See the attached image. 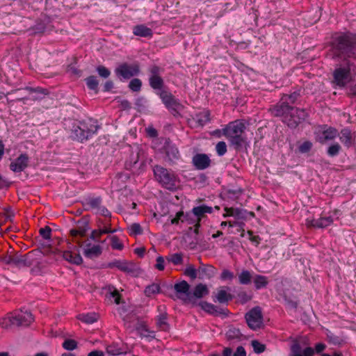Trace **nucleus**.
<instances>
[{
	"label": "nucleus",
	"mask_w": 356,
	"mask_h": 356,
	"mask_svg": "<svg viewBox=\"0 0 356 356\" xmlns=\"http://www.w3.org/2000/svg\"><path fill=\"white\" fill-rule=\"evenodd\" d=\"M63 257L67 261L76 265H79L83 261L82 257H81L80 254L74 251H63Z\"/></svg>",
	"instance_id": "obj_23"
},
{
	"label": "nucleus",
	"mask_w": 356,
	"mask_h": 356,
	"mask_svg": "<svg viewBox=\"0 0 356 356\" xmlns=\"http://www.w3.org/2000/svg\"><path fill=\"white\" fill-rule=\"evenodd\" d=\"M211 113L209 110H204L196 113L193 118V120L197 124V127H203L211 120Z\"/></svg>",
	"instance_id": "obj_21"
},
{
	"label": "nucleus",
	"mask_w": 356,
	"mask_h": 356,
	"mask_svg": "<svg viewBox=\"0 0 356 356\" xmlns=\"http://www.w3.org/2000/svg\"><path fill=\"white\" fill-rule=\"evenodd\" d=\"M268 111L273 116L280 118L291 129H296L308 117L305 109L289 105L281 98L277 103L270 106Z\"/></svg>",
	"instance_id": "obj_3"
},
{
	"label": "nucleus",
	"mask_w": 356,
	"mask_h": 356,
	"mask_svg": "<svg viewBox=\"0 0 356 356\" xmlns=\"http://www.w3.org/2000/svg\"><path fill=\"white\" fill-rule=\"evenodd\" d=\"M241 336L240 330L234 327L229 329L226 333L227 339L229 340L239 339Z\"/></svg>",
	"instance_id": "obj_42"
},
{
	"label": "nucleus",
	"mask_w": 356,
	"mask_h": 356,
	"mask_svg": "<svg viewBox=\"0 0 356 356\" xmlns=\"http://www.w3.org/2000/svg\"><path fill=\"white\" fill-rule=\"evenodd\" d=\"M31 252L26 254H21L18 252L12 250L6 254L0 256V261L4 264L9 265L17 268L30 267L33 265V260L31 259Z\"/></svg>",
	"instance_id": "obj_8"
},
{
	"label": "nucleus",
	"mask_w": 356,
	"mask_h": 356,
	"mask_svg": "<svg viewBox=\"0 0 356 356\" xmlns=\"http://www.w3.org/2000/svg\"><path fill=\"white\" fill-rule=\"evenodd\" d=\"M229 227L238 226V229H236V232L241 233V237H244V236H245V229H244L245 223L243 222H239V221H236V220L229 221Z\"/></svg>",
	"instance_id": "obj_48"
},
{
	"label": "nucleus",
	"mask_w": 356,
	"mask_h": 356,
	"mask_svg": "<svg viewBox=\"0 0 356 356\" xmlns=\"http://www.w3.org/2000/svg\"><path fill=\"white\" fill-rule=\"evenodd\" d=\"M353 61H343L337 65L332 73V83L339 88H344L351 80V67Z\"/></svg>",
	"instance_id": "obj_9"
},
{
	"label": "nucleus",
	"mask_w": 356,
	"mask_h": 356,
	"mask_svg": "<svg viewBox=\"0 0 356 356\" xmlns=\"http://www.w3.org/2000/svg\"><path fill=\"white\" fill-rule=\"evenodd\" d=\"M229 310L225 308L220 307L219 306L216 305V308L213 310V316H224L227 317L229 314Z\"/></svg>",
	"instance_id": "obj_54"
},
{
	"label": "nucleus",
	"mask_w": 356,
	"mask_h": 356,
	"mask_svg": "<svg viewBox=\"0 0 356 356\" xmlns=\"http://www.w3.org/2000/svg\"><path fill=\"white\" fill-rule=\"evenodd\" d=\"M102 252V249L99 245L86 244L83 249V254L86 257L95 259L98 257Z\"/></svg>",
	"instance_id": "obj_20"
},
{
	"label": "nucleus",
	"mask_w": 356,
	"mask_h": 356,
	"mask_svg": "<svg viewBox=\"0 0 356 356\" xmlns=\"http://www.w3.org/2000/svg\"><path fill=\"white\" fill-rule=\"evenodd\" d=\"M341 149V145L339 143H335L332 144L327 148V154L329 156L334 157V156H337L339 154Z\"/></svg>",
	"instance_id": "obj_41"
},
{
	"label": "nucleus",
	"mask_w": 356,
	"mask_h": 356,
	"mask_svg": "<svg viewBox=\"0 0 356 356\" xmlns=\"http://www.w3.org/2000/svg\"><path fill=\"white\" fill-rule=\"evenodd\" d=\"M245 123L243 120H236L225 125V137L231 145L237 151L241 150L246 144L245 136Z\"/></svg>",
	"instance_id": "obj_4"
},
{
	"label": "nucleus",
	"mask_w": 356,
	"mask_h": 356,
	"mask_svg": "<svg viewBox=\"0 0 356 356\" xmlns=\"http://www.w3.org/2000/svg\"><path fill=\"white\" fill-rule=\"evenodd\" d=\"M109 298H113L114 302L117 305H119L121 302V294L116 289H113L112 291H110Z\"/></svg>",
	"instance_id": "obj_58"
},
{
	"label": "nucleus",
	"mask_w": 356,
	"mask_h": 356,
	"mask_svg": "<svg viewBox=\"0 0 356 356\" xmlns=\"http://www.w3.org/2000/svg\"><path fill=\"white\" fill-rule=\"evenodd\" d=\"M254 272L248 270H243L238 275V282L242 285H248L252 282L254 277Z\"/></svg>",
	"instance_id": "obj_32"
},
{
	"label": "nucleus",
	"mask_w": 356,
	"mask_h": 356,
	"mask_svg": "<svg viewBox=\"0 0 356 356\" xmlns=\"http://www.w3.org/2000/svg\"><path fill=\"white\" fill-rule=\"evenodd\" d=\"M337 136L339 132L337 129L323 125L322 130L316 133V138L318 143L324 144L327 140H334Z\"/></svg>",
	"instance_id": "obj_15"
},
{
	"label": "nucleus",
	"mask_w": 356,
	"mask_h": 356,
	"mask_svg": "<svg viewBox=\"0 0 356 356\" xmlns=\"http://www.w3.org/2000/svg\"><path fill=\"white\" fill-rule=\"evenodd\" d=\"M142 81L138 78L133 79L129 83V88L133 92H139L141 90Z\"/></svg>",
	"instance_id": "obj_43"
},
{
	"label": "nucleus",
	"mask_w": 356,
	"mask_h": 356,
	"mask_svg": "<svg viewBox=\"0 0 356 356\" xmlns=\"http://www.w3.org/2000/svg\"><path fill=\"white\" fill-rule=\"evenodd\" d=\"M111 245L113 250H121L124 248L123 243L120 241L117 236H113L111 237Z\"/></svg>",
	"instance_id": "obj_52"
},
{
	"label": "nucleus",
	"mask_w": 356,
	"mask_h": 356,
	"mask_svg": "<svg viewBox=\"0 0 356 356\" xmlns=\"http://www.w3.org/2000/svg\"><path fill=\"white\" fill-rule=\"evenodd\" d=\"M227 290H230V288L228 286L220 287L213 298V301L215 302H218L220 304L227 305L234 298L233 295L227 292Z\"/></svg>",
	"instance_id": "obj_19"
},
{
	"label": "nucleus",
	"mask_w": 356,
	"mask_h": 356,
	"mask_svg": "<svg viewBox=\"0 0 356 356\" xmlns=\"http://www.w3.org/2000/svg\"><path fill=\"white\" fill-rule=\"evenodd\" d=\"M102 202L101 197H88L83 203L86 210L98 209Z\"/></svg>",
	"instance_id": "obj_30"
},
{
	"label": "nucleus",
	"mask_w": 356,
	"mask_h": 356,
	"mask_svg": "<svg viewBox=\"0 0 356 356\" xmlns=\"http://www.w3.org/2000/svg\"><path fill=\"white\" fill-rule=\"evenodd\" d=\"M96 70L98 74L104 79H107L111 75V71L104 65L97 66Z\"/></svg>",
	"instance_id": "obj_53"
},
{
	"label": "nucleus",
	"mask_w": 356,
	"mask_h": 356,
	"mask_svg": "<svg viewBox=\"0 0 356 356\" xmlns=\"http://www.w3.org/2000/svg\"><path fill=\"white\" fill-rule=\"evenodd\" d=\"M163 69L154 65L149 68V85L156 91V94L160 97L165 108L174 115H179V110L183 108L179 100L177 99L165 87V82L161 74Z\"/></svg>",
	"instance_id": "obj_1"
},
{
	"label": "nucleus",
	"mask_w": 356,
	"mask_h": 356,
	"mask_svg": "<svg viewBox=\"0 0 356 356\" xmlns=\"http://www.w3.org/2000/svg\"><path fill=\"white\" fill-rule=\"evenodd\" d=\"M174 289L177 293L185 294L187 296V299L191 300V293L189 291L190 285L186 281L183 280L176 283L174 286Z\"/></svg>",
	"instance_id": "obj_29"
},
{
	"label": "nucleus",
	"mask_w": 356,
	"mask_h": 356,
	"mask_svg": "<svg viewBox=\"0 0 356 356\" xmlns=\"http://www.w3.org/2000/svg\"><path fill=\"white\" fill-rule=\"evenodd\" d=\"M161 288L159 284L153 283L147 286L144 290V293L147 297H151L153 295L160 293Z\"/></svg>",
	"instance_id": "obj_37"
},
{
	"label": "nucleus",
	"mask_w": 356,
	"mask_h": 356,
	"mask_svg": "<svg viewBox=\"0 0 356 356\" xmlns=\"http://www.w3.org/2000/svg\"><path fill=\"white\" fill-rule=\"evenodd\" d=\"M139 154L136 153L135 155L132 154L129 161H127L125 163L126 168L128 170H132L136 168L138 163Z\"/></svg>",
	"instance_id": "obj_44"
},
{
	"label": "nucleus",
	"mask_w": 356,
	"mask_h": 356,
	"mask_svg": "<svg viewBox=\"0 0 356 356\" xmlns=\"http://www.w3.org/2000/svg\"><path fill=\"white\" fill-rule=\"evenodd\" d=\"M77 344L76 341L71 339H67L63 341L62 346L67 350H74L77 348Z\"/></svg>",
	"instance_id": "obj_47"
},
{
	"label": "nucleus",
	"mask_w": 356,
	"mask_h": 356,
	"mask_svg": "<svg viewBox=\"0 0 356 356\" xmlns=\"http://www.w3.org/2000/svg\"><path fill=\"white\" fill-rule=\"evenodd\" d=\"M140 66L138 63L128 64L123 63L115 69V75L120 79H129L138 75Z\"/></svg>",
	"instance_id": "obj_11"
},
{
	"label": "nucleus",
	"mask_w": 356,
	"mask_h": 356,
	"mask_svg": "<svg viewBox=\"0 0 356 356\" xmlns=\"http://www.w3.org/2000/svg\"><path fill=\"white\" fill-rule=\"evenodd\" d=\"M153 172L155 179L163 188L171 191L178 188L179 179L173 170L156 165L153 168Z\"/></svg>",
	"instance_id": "obj_6"
},
{
	"label": "nucleus",
	"mask_w": 356,
	"mask_h": 356,
	"mask_svg": "<svg viewBox=\"0 0 356 356\" xmlns=\"http://www.w3.org/2000/svg\"><path fill=\"white\" fill-rule=\"evenodd\" d=\"M252 346L253 348L254 352L257 354H260L264 352L266 350V346L257 340L252 341Z\"/></svg>",
	"instance_id": "obj_50"
},
{
	"label": "nucleus",
	"mask_w": 356,
	"mask_h": 356,
	"mask_svg": "<svg viewBox=\"0 0 356 356\" xmlns=\"http://www.w3.org/2000/svg\"><path fill=\"white\" fill-rule=\"evenodd\" d=\"M115 229H112L111 227H102L99 228L98 229H95L91 233V238L99 242L100 241V237L102 234H111L115 232Z\"/></svg>",
	"instance_id": "obj_34"
},
{
	"label": "nucleus",
	"mask_w": 356,
	"mask_h": 356,
	"mask_svg": "<svg viewBox=\"0 0 356 356\" xmlns=\"http://www.w3.org/2000/svg\"><path fill=\"white\" fill-rule=\"evenodd\" d=\"M167 320V314L166 313H162L160 314L157 316L156 319V325L157 326L162 330L166 331L168 328L169 327V325L166 321Z\"/></svg>",
	"instance_id": "obj_39"
},
{
	"label": "nucleus",
	"mask_w": 356,
	"mask_h": 356,
	"mask_svg": "<svg viewBox=\"0 0 356 356\" xmlns=\"http://www.w3.org/2000/svg\"><path fill=\"white\" fill-rule=\"evenodd\" d=\"M301 355V346L299 343H296L291 347V356Z\"/></svg>",
	"instance_id": "obj_63"
},
{
	"label": "nucleus",
	"mask_w": 356,
	"mask_h": 356,
	"mask_svg": "<svg viewBox=\"0 0 356 356\" xmlns=\"http://www.w3.org/2000/svg\"><path fill=\"white\" fill-rule=\"evenodd\" d=\"M313 147V143L309 140L304 141L302 144H300L298 149V152L301 154H306L311 151Z\"/></svg>",
	"instance_id": "obj_45"
},
{
	"label": "nucleus",
	"mask_w": 356,
	"mask_h": 356,
	"mask_svg": "<svg viewBox=\"0 0 356 356\" xmlns=\"http://www.w3.org/2000/svg\"><path fill=\"white\" fill-rule=\"evenodd\" d=\"M165 152L164 159L170 165L175 164L180 159V154L178 148L170 142H166L163 146Z\"/></svg>",
	"instance_id": "obj_14"
},
{
	"label": "nucleus",
	"mask_w": 356,
	"mask_h": 356,
	"mask_svg": "<svg viewBox=\"0 0 356 356\" xmlns=\"http://www.w3.org/2000/svg\"><path fill=\"white\" fill-rule=\"evenodd\" d=\"M136 330L140 335H143L144 332H149L147 326L143 322L138 323L136 327Z\"/></svg>",
	"instance_id": "obj_62"
},
{
	"label": "nucleus",
	"mask_w": 356,
	"mask_h": 356,
	"mask_svg": "<svg viewBox=\"0 0 356 356\" xmlns=\"http://www.w3.org/2000/svg\"><path fill=\"white\" fill-rule=\"evenodd\" d=\"M133 33L134 35L143 38H152L153 31L150 28H148L145 24L136 25L133 28Z\"/></svg>",
	"instance_id": "obj_24"
},
{
	"label": "nucleus",
	"mask_w": 356,
	"mask_h": 356,
	"mask_svg": "<svg viewBox=\"0 0 356 356\" xmlns=\"http://www.w3.org/2000/svg\"><path fill=\"white\" fill-rule=\"evenodd\" d=\"M216 151L217 154L220 156L225 155L227 151V147L225 142H218L216 145Z\"/></svg>",
	"instance_id": "obj_49"
},
{
	"label": "nucleus",
	"mask_w": 356,
	"mask_h": 356,
	"mask_svg": "<svg viewBox=\"0 0 356 356\" xmlns=\"http://www.w3.org/2000/svg\"><path fill=\"white\" fill-rule=\"evenodd\" d=\"M34 318L30 311L19 309L8 314L7 316L0 319V326L2 328L8 329L12 325L29 326Z\"/></svg>",
	"instance_id": "obj_7"
},
{
	"label": "nucleus",
	"mask_w": 356,
	"mask_h": 356,
	"mask_svg": "<svg viewBox=\"0 0 356 356\" xmlns=\"http://www.w3.org/2000/svg\"><path fill=\"white\" fill-rule=\"evenodd\" d=\"M339 139L341 142L347 147H350L353 143V138L350 129L344 128L340 131Z\"/></svg>",
	"instance_id": "obj_27"
},
{
	"label": "nucleus",
	"mask_w": 356,
	"mask_h": 356,
	"mask_svg": "<svg viewBox=\"0 0 356 356\" xmlns=\"http://www.w3.org/2000/svg\"><path fill=\"white\" fill-rule=\"evenodd\" d=\"M166 260L175 266L181 265L184 261V254L181 252L171 254L166 257Z\"/></svg>",
	"instance_id": "obj_35"
},
{
	"label": "nucleus",
	"mask_w": 356,
	"mask_h": 356,
	"mask_svg": "<svg viewBox=\"0 0 356 356\" xmlns=\"http://www.w3.org/2000/svg\"><path fill=\"white\" fill-rule=\"evenodd\" d=\"M101 128L97 120L88 119L74 123L71 129L70 138L80 143H84L97 134Z\"/></svg>",
	"instance_id": "obj_5"
},
{
	"label": "nucleus",
	"mask_w": 356,
	"mask_h": 356,
	"mask_svg": "<svg viewBox=\"0 0 356 356\" xmlns=\"http://www.w3.org/2000/svg\"><path fill=\"white\" fill-rule=\"evenodd\" d=\"M24 90L29 91L30 94H35L32 95L31 98H28L26 97H19L16 99L17 102H25L26 100L31 99L33 101H37L42 99L43 97H44L46 95L49 94V91L47 89L41 88V87H37V88H32V87H26Z\"/></svg>",
	"instance_id": "obj_18"
},
{
	"label": "nucleus",
	"mask_w": 356,
	"mask_h": 356,
	"mask_svg": "<svg viewBox=\"0 0 356 356\" xmlns=\"http://www.w3.org/2000/svg\"><path fill=\"white\" fill-rule=\"evenodd\" d=\"M197 270H196L193 265L187 266L184 271V274L193 280L197 277Z\"/></svg>",
	"instance_id": "obj_55"
},
{
	"label": "nucleus",
	"mask_w": 356,
	"mask_h": 356,
	"mask_svg": "<svg viewBox=\"0 0 356 356\" xmlns=\"http://www.w3.org/2000/svg\"><path fill=\"white\" fill-rule=\"evenodd\" d=\"M198 277L200 279H210L214 276L216 268L211 265L202 264L197 269Z\"/></svg>",
	"instance_id": "obj_22"
},
{
	"label": "nucleus",
	"mask_w": 356,
	"mask_h": 356,
	"mask_svg": "<svg viewBox=\"0 0 356 356\" xmlns=\"http://www.w3.org/2000/svg\"><path fill=\"white\" fill-rule=\"evenodd\" d=\"M97 213L104 216L105 218H111V212L104 206L100 205L97 209Z\"/></svg>",
	"instance_id": "obj_64"
},
{
	"label": "nucleus",
	"mask_w": 356,
	"mask_h": 356,
	"mask_svg": "<svg viewBox=\"0 0 356 356\" xmlns=\"http://www.w3.org/2000/svg\"><path fill=\"white\" fill-rule=\"evenodd\" d=\"M328 216H321L318 219H313L309 223V226L315 228H325L334 222V216H337V219L339 218V216L341 214L339 209H335L332 211H330Z\"/></svg>",
	"instance_id": "obj_13"
},
{
	"label": "nucleus",
	"mask_w": 356,
	"mask_h": 356,
	"mask_svg": "<svg viewBox=\"0 0 356 356\" xmlns=\"http://www.w3.org/2000/svg\"><path fill=\"white\" fill-rule=\"evenodd\" d=\"M192 163L195 169L203 170L211 166V160L207 154L197 153L193 156Z\"/></svg>",
	"instance_id": "obj_17"
},
{
	"label": "nucleus",
	"mask_w": 356,
	"mask_h": 356,
	"mask_svg": "<svg viewBox=\"0 0 356 356\" xmlns=\"http://www.w3.org/2000/svg\"><path fill=\"white\" fill-rule=\"evenodd\" d=\"M70 232L73 240L76 241L78 244L80 243L79 238H82L86 235L85 229H72Z\"/></svg>",
	"instance_id": "obj_40"
},
{
	"label": "nucleus",
	"mask_w": 356,
	"mask_h": 356,
	"mask_svg": "<svg viewBox=\"0 0 356 356\" xmlns=\"http://www.w3.org/2000/svg\"><path fill=\"white\" fill-rule=\"evenodd\" d=\"M155 268L162 271L165 269V259L162 256H159L156 259Z\"/></svg>",
	"instance_id": "obj_59"
},
{
	"label": "nucleus",
	"mask_w": 356,
	"mask_h": 356,
	"mask_svg": "<svg viewBox=\"0 0 356 356\" xmlns=\"http://www.w3.org/2000/svg\"><path fill=\"white\" fill-rule=\"evenodd\" d=\"M200 306L204 312L211 315L213 314V310L216 308L215 305H213L206 301L201 302L200 303Z\"/></svg>",
	"instance_id": "obj_51"
},
{
	"label": "nucleus",
	"mask_w": 356,
	"mask_h": 356,
	"mask_svg": "<svg viewBox=\"0 0 356 356\" xmlns=\"http://www.w3.org/2000/svg\"><path fill=\"white\" fill-rule=\"evenodd\" d=\"M252 280L256 290L266 288L269 283L268 278L266 276L255 273Z\"/></svg>",
	"instance_id": "obj_31"
},
{
	"label": "nucleus",
	"mask_w": 356,
	"mask_h": 356,
	"mask_svg": "<svg viewBox=\"0 0 356 356\" xmlns=\"http://www.w3.org/2000/svg\"><path fill=\"white\" fill-rule=\"evenodd\" d=\"M131 234L139 235L143 233L141 226L138 223H133L130 226Z\"/></svg>",
	"instance_id": "obj_61"
},
{
	"label": "nucleus",
	"mask_w": 356,
	"mask_h": 356,
	"mask_svg": "<svg viewBox=\"0 0 356 356\" xmlns=\"http://www.w3.org/2000/svg\"><path fill=\"white\" fill-rule=\"evenodd\" d=\"M234 278V273L227 269H224L220 274V279L222 281H232Z\"/></svg>",
	"instance_id": "obj_56"
},
{
	"label": "nucleus",
	"mask_w": 356,
	"mask_h": 356,
	"mask_svg": "<svg viewBox=\"0 0 356 356\" xmlns=\"http://www.w3.org/2000/svg\"><path fill=\"white\" fill-rule=\"evenodd\" d=\"M4 212L1 214V216L4 218L3 222L7 221L13 222L15 213L10 207H6L3 209Z\"/></svg>",
	"instance_id": "obj_46"
},
{
	"label": "nucleus",
	"mask_w": 356,
	"mask_h": 356,
	"mask_svg": "<svg viewBox=\"0 0 356 356\" xmlns=\"http://www.w3.org/2000/svg\"><path fill=\"white\" fill-rule=\"evenodd\" d=\"M29 161L30 158L28 154L22 153L10 163L9 168L13 172L19 173L29 166Z\"/></svg>",
	"instance_id": "obj_16"
},
{
	"label": "nucleus",
	"mask_w": 356,
	"mask_h": 356,
	"mask_svg": "<svg viewBox=\"0 0 356 356\" xmlns=\"http://www.w3.org/2000/svg\"><path fill=\"white\" fill-rule=\"evenodd\" d=\"M98 315L96 313L81 314L79 315V319L83 323L92 324L97 321Z\"/></svg>",
	"instance_id": "obj_36"
},
{
	"label": "nucleus",
	"mask_w": 356,
	"mask_h": 356,
	"mask_svg": "<svg viewBox=\"0 0 356 356\" xmlns=\"http://www.w3.org/2000/svg\"><path fill=\"white\" fill-rule=\"evenodd\" d=\"M87 87L92 90L98 92L99 81L96 76H90L85 79Z\"/></svg>",
	"instance_id": "obj_38"
},
{
	"label": "nucleus",
	"mask_w": 356,
	"mask_h": 356,
	"mask_svg": "<svg viewBox=\"0 0 356 356\" xmlns=\"http://www.w3.org/2000/svg\"><path fill=\"white\" fill-rule=\"evenodd\" d=\"M213 208L204 204L195 207L192 209V213L197 218V220L201 221L202 218L204 217L206 213H211Z\"/></svg>",
	"instance_id": "obj_28"
},
{
	"label": "nucleus",
	"mask_w": 356,
	"mask_h": 356,
	"mask_svg": "<svg viewBox=\"0 0 356 356\" xmlns=\"http://www.w3.org/2000/svg\"><path fill=\"white\" fill-rule=\"evenodd\" d=\"M209 293V289L207 285L203 284H198L195 286L193 293H191V298L195 297L196 298H201Z\"/></svg>",
	"instance_id": "obj_33"
},
{
	"label": "nucleus",
	"mask_w": 356,
	"mask_h": 356,
	"mask_svg": "<svg viewBox=\"0 0 356 356\" xmlns=\"http://www.w3.org/2000/svg\"><path fill=\"white\" fill-rule=\"evenodd\" d=\"M39 233L44 239L48 240L51 238V229L49 226H45L40 229Z\"/></svg>",
	"instance_id": "obj_57"
},
{
	"label": "nucleus",
	"mask_w": 356,
	"mask_h": 356,
	"mask_svg": "<svg viewBox=\"0 0 356 356\" xmlns=\"http://www.w3.org/2000/svg\"><path fill=\"white\" fill-rule=\"evenodd\" d=\"M185 218V215L184 211H180L176 213V216L175 218H173L171 220V223L172 225H177L179 224V221L184 222Z\"/></svg>",
	"instance_id": "obj_60"
},
{
	"label": "nucleus",
	"mask_w": 356,
	"mask_h": 356,
	"mask_svg": "<svg viewBox=\"0 0 356 356\" xmlns=\"http://www.w3.org/2000/svg\"><path fill=\"white\" fill-rule=\"evenodd\" d=\"M225 211L226 213L223 215L225 218L228 216H233L237 219H246L247 218V211L238 208H233V207H225Z\"/></svg>",
	"instance_id": "obj_26"
},
{
	"label": "nucleus",
	"mask_w": 356,
	"mask_h": 356,
	"mask_svg": "<svg viewBox=\"0 0 356 356\" xmlns=\"http://www.w3.org/2000/svg\"><path fill=\"white\" fill-rule=\"evenodd\" d=\"M301 97V88H297L289 94L283 93L280 98L286 102V104L292 105L296 104Z\"/></svg>",
	"instance_id": "obj_25"
},
{
	"label": "nucleus",
	"mask_w": 356,
	"mask_h": 356,
	"mask_svg": "<svg viewBox=\"0 0 356 356\" xmlns=\"http://www.w3.org/2000/svg\"><path fill=\"white\" fill-rule=\"evenodd\" d=\"M245 318L250 329L253 330L260 329L263 325L261 308L259 306L252 308L245 314Z\"/></svg>",
	"instance_id": "obj_12"
},
{
	"label": "nucleus",
	"mask_w": 356,
	"mask_h": 356,
	"mask_svg": "<svg viewBox=\"0 0 356 356\" xmlns=\"http://www.w3.org/2000/svg\"><path fill=\"white\" fill-rule=\"evenodd\" d=\"M333 58L342 61L356 60V34L341 32L334 34L330 42Z\"/></svg>",
	"instance_id": "obj_2"
},
{
	"label": "nucleus",
	"mask_w": 356,
	"mask_h": 356,
	"mask_svg": "<svg viewBox=\"0 0 356 356\" xmlns=\"http://www.w3.org/2000/svg\"><path fill=\"white\" fill-rule=\"evenodd\" d=\"M109 268H116L119 270L134 277L138 276L141 270L139 265L132 261L115 259L107 264Z\"/></svg>",
	"instance_id": "obj_10"
}]
</instances>
